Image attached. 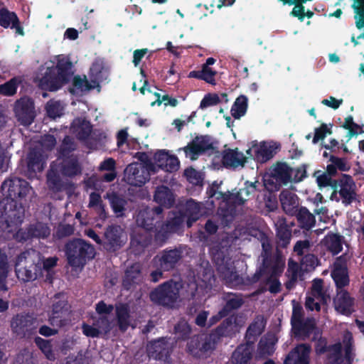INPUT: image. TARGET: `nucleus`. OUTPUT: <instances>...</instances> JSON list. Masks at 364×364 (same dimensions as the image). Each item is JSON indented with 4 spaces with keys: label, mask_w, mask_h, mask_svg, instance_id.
<instances>
[{
    "label": "nucleus",
    "mask_w": 364,
    "mask_h": 364,
    "mask_svg": "<svg viewBox=\"0 0 364 364\" xmlns=\"http://www.w3.org/2000/svg\"><path fill=\"white\" fill-rule=\"evenodd\" d=\"M213 282H214L213 276L210 271H208L204 275L199 284L191 283L188 285L190 294H185L182 289V284L180 282H168L164 283L159 288L156 289L151 293V299L158 304L173 306L174 304L179 298H188L196 296L202 299L210 290Z\"/></svg>",
    "instance_id": "obj_1"
},
{
    "label": "nucleus",
    "mask_w": 364,
    "mask_h": 364,
    "mask_svg": "<svg viewBox=\"0 0 364 364\" xmlns=\"http://www.w3.org/2000/svg\"><path fill=\"white\" fill-rule=\"evenodd\" d=\"M72 75V63L68 56L58 55L41 66L36 81L41 89L55 91L66 83Z\"/></svg>",
    "instance_id": "obj_2"
},
{
    "label": "nucleus",
    "mask_w": 364,
    "mask_h": 364,
    "mask_svg": "<svg viewBox=\"0 0 364 364\" xmlns=\"http://www.w3.org/2000/svg\"><path fill=\"white\" fill-rule=\"evenodd\" d=\"M57 257H49L41 261L39 254L34 251H27L21 254L16 264V272L18 278L29 282L41 277L51 279V272L56 265Z\"/></svg>",
    "instance_id": "obj_3"
},
{
    "label": "nucleus",
    "mask_w": 364,
    "mask_h": 364,
    "mask_svg": "<svg viewBox=\"0 0 364 364\" xmlns=\"http://www.w3.org/2000/svg\"><path fill=\"white\" fill-rule=\"evenodd\" d=\"M1 190L5 198L0 202V206L9 218V223L18 224L21 221L22 208H17L16 200L25 197L31 191L28 182L20 178L5 181L1 185Z\"/></svg>",
    "instance_id": "obj_4"
},
{
    "label": "nucleus",
    "mask_w": 364,
    "mask_h": 364,
    "mask_svg": "<svg viewBox=\"0 0 364 364\" xmlns=\"http://www.w3.org/2000/svg\"><path fill=\"white\" fill-rule=\"evenodd\" d=\"M97 316H91L88 323H83L82 332L88 337H99L107 334L115 327V321L111 318L110 314L113 306L100 301L95 306Z\"/></svg>",
    "instance_id": "obj_5"
},
{
    "label": "nucleus",
    "mask_w": 364,
    "mask_h": 364,
    "mask_svg": "<svg viewBox=\"0 0 364 364\" xmlns=\"http://www.w3.org/2000/svg\"><path fill=\"white\" fill-rule=\"evenodd\" d=\"M256 183H245V188L240 189L236 193H223L213 190V187L210 188L208 193L211 198H215L218 200H221L219 203V209L220 214L224 218H228L229 215H232L233 208L232 204L240 205L245 200H248L249 196L256 191Z\"/></svg>",
    "instance_id": "obj_6"
},
{
    "label": "nucleus",
    "mask_w": 364,
    "mask_h": 364,
    "mask_svg": "<svg viewBox=\"0 0 364 364\" xmlns=\"http://www.w3.org/2000/svg\"><path fill=\"white\" fill-rule=\"evenodd\" d=\"M292 304L291 325L295 336L301 339L311 338L316 340L318 338L319 331L315 327V321L311 318L304 320L302 307L295 301H293Z\"/></svg>",
    "instance_id": "obj_7"
},
{
    "label": "nucleus",
    "mask_w": 364,
    "mask_h": 364,
    "mask_svg": "<svg viewBox=\"0 0 364 364\" xmlns=\"http://www.w3.org/2000/svg\"><path fill=\"white\" fill-rule=\"evenodd\" d=\"M66 254L69 264L75 269H80L87 259L94 257L95 249L85 241L77 239L67 245Z\"/></svg>",
    "instance_id": "obj_8"
},
{
    "label": "nucleus",
    "mask_w": 364,
    "mask_h": 364,
    "mask_svg": "<svg viewBox=\"0 0 364 364\" xmlns=\"http://www.w3.org/2000/svg\"><path fill=\"white\" fill-rule=\"evenodd\" d=\"M179 167L178 157L164 149L158 150L152 159L146 161V168L152 173H156L159 169L166 172H175Z\"/></svg>",
    "instance_id": "obj_9"
},
{
    "label": "nucleus",
    "mask_w": 364,
    "mask_h": 364,
    "mask_svg": "<svg viewBox=\"0 0 364 364\" xmlns=\"http://www.w3.org/2000/svg\"><path fill=\"white\" fill-rule=\"evenodd\" d=\"M351 339V334L346 332L343 343L335 344L329 348L326 364H350L353 359Z\"/></svg>",
    "instance_id": "obj_10"
},
{
    "label": "nucleus",
    "mask_w": 364,
    "mask_h": 364,
    "mask_svg": "<svg viewBox=\"0 0 364 364\" xmlns=\"http://www.w3.org/2000/svg\"><path fill=\"white\" fill-rule=\"evenodd\" d=\"M291 168L286 164H278L270 174L264 176V186L269 191L277 189L278 183L291 182Z\"/></svg>",
    "instance_id": "obj_11"
},
{
    "label": "nucleus",
    "mask_w": 364,
    "mask_h": 364,
    "mask_svg": "<svg viewBox=\"0 0 364 364\" xmlns=\"http://www.w3.org/2000/svg\"><path fill=\"white\" fill-rule=\"evenodd\" d=\"M278 149L279 145L274 141H252L247 154L257 162L264 163L273 157Z\"/></svg>",
    "instance_id": "obj_12"
},
{
    "label": "nucleus",
    "mask_w": 364,
    "mask_h": 364,
    "mask_svg": "<svg viewBox=\"0 0 364 364\" xmlns=\"http://www.w3.org/2000/svg\"><path fill=\"white\" fill-rule=\"evenodd\" d=\"M355 185L352 178L347 175H343L339 180L338 186L332 193L331 199L332 200L342 202L348 204L355 198Z\"/></svg>",
    "instance_id": "obj_13"
},
{
    "label": "nucleus",
    "mask_w": 364,
    "mask_h": 364,
    "mask_svg": "<svg viewBox=\"0 0 364 364\" xmlns=\"http://www.w3.org/2000/svg\"><path fill=\"white\" fill-rule=\"evenodd\" d=\"M330 301L329 294L323 290L322 281L315 279L313 282L311 291L308 294L306 300V308L311 311H319L321 306L327 304Z\"/></svg>",
    "instance_id": "obj_14"
},
{
    "label": "nucleus",
    "mask_w": 364,
    "mask_h": 364,
    "mask_svg": "<svg viewBox=\"0 0 364 364\" xmlns=\"http://www.w3.org/2000/svg\"><path fill=\"white\" fill-rule=\"evenodd\" d=\"M152 173L146 168V161L142 165L138 163L129 164L124 171V180L132 186H141L148 180Z\"/></svg>",
    "instance_id": "obj_15"
},
{
    "label": "nucleus",
    "mask_w": 364,
    "mask_h": 364,
    "mask_svg": "<svg viewBox=\"0 0 364 364\" xmlns=\"http://www.w3.org/2000/svg\"><path fill=\"white\" fill-rule=\"evenodd\" d=\"M215 336H210L204 338L198 336L193 338L188 344V351L194 356H205L215 348Z\"/></svg>",
    "instance_id": "obj_16"
},
{
    "label": "nucleus",
    "mask_w": 364,
    "mask_h": 364,
    "mask_svg": "<svg viewBox=\"0 0 364 364\" xmlns=\"http://www.w3.org/2000/svg\"><path fill=\"white\" fill-rule=\"evenodd\" d=\"M213 163L215 167L220 166V163L226 167L243 166L245 157L237 149H225L221 155L218 152L214 153Z\"/></svg>",
    "instance_id": "obj_17"
},
{
    "label": "nucleus",
    "mask_w": 364,
    "mask_h": 364,
    "mask_svg": "<svg viewBox=\"0 0 364 364\" xmlns=\"http://www.w3.org/2000/svg\"><path fill=\"white\" fill-rule=\"evenodd\" d=\"M284 267V262L281 258H277L270 267H264V275L267 279L269 290L272 293H277L280 289V282L277 277L282 272Z\"/></svg>",
    "instance_id": "obj_18"
},
{
    "label": "nucleus",
    "mask_w": 364,
    "mask_h": 364,
    "mask_svg": "<svg viewBox=\"0 0 364 364\" xmlns=\"http://www.w3.org/2000/svg\"><path fill=\"white\" fill-rule=\"evenodd\" d=\"M213 259L218 266V271L229 286L236 287L240 284V277L230 265L228 260H225V258H220V253L215 254Z\"/></svg>",
    "instance_id": "obj_19"
},
{
    "label": "nucleus",
    "mask_w": 364,
    "mask_h": 364,
    "mask_svg": "<svg viewBox=\"0 0 364 364\" xmlns=\"http://www.w3.org/2000/svg\"><path fill=\"white\" fill-rule=\"evenodd\" d=\"M64 165H61L62 160L58 159L56 162L52 164L50 171L48 174L49 181L54 176H59L60 174L66 176H73L77 174L80 171L79 166L77 161L73 159L63 161Z\"/></svg>",
    "instance_id": "obj_20"
},
{
    "label": "nucleus",
    "mask_w": 364,
    "mask_h": 364,
    "mask_svg": "<svg viewBox=\"0 0 364 364\" xmlns=\"http://www.w3.org/2000/svg\"><path fill=\"white\" fill-rule=\"evenodd\" d=\"M39 321L31 315H18L11 321L12 330L18 335H25L39 325Z\"/></svg>",
    "instance_id": "obj_21"
},
{
    "label": "nucleus",
    "mask_w": 364,
    "mask_h": 364,
    "mask_svg": "<svg viewBox=\"0 0 364 364\" xmlns=\"http://www.w3.org/2000/svg\"><path fill=\"white\" fill-rule=\"evenodd\" d=\"M18 120L23 125L31 124L33 122V104L29 98H21L17 101L14 108Z\"/></svg>",
    "instance_id": "obj_22"
},
{
    "label": "nucleus",
    "mask_w": 364,
    "mask_h": 364,
    "mask_svg": "<svg viewBox=\"0 0 364 364\" xmlns=\"http://www.w3.org/2000/svg\"><path fill=\"white\" fill-rule=\"evenodd\" d=\"M212 149V144L208 136L196 137L191 144L185 147L184 151L186 157L195 160L203 152Z\"/></svg>",
    "instance_id": "obj_23"
},
{
    "label": "nucleus",
    "mask_w": 364,
    "mask_h": 364,
    "mask_svg": "<svg viewBox=\"0 0 364 364\" xmlns=\"http://www.w3.org/2000/svg\"><path fill=\"white\" fill-rule=\"evenodd\" d=\"M336 310L345 315H349L355 311V302L353 297L345 290L338 289L336 297L334 299Z\"/></svg>",
    "instance_id": "obj_24"
},
{
    "label": "nucleus",
    "mask_w": 364,
    "mask_h": 364,
    "mask_svg": "<svg viewBox=\"0 0 364 364\" xmlns=\"http://www.w3.org/2000/svg\"><path fill=\"white\" fill-rule=\"evenodd\" d=\"M46 154L45 151L40 152L38 150H32L27 158V168L29 177H34L38 172H41L44 168V161Z\"/></svg>",
    "instance_id": "obj_25"
},
{
    "label": "nucleus",
    "mask_w": 364,
    "mask_h": 364,
    "mask_svg": "<svg viewBox=\"0 0 364 364\" xmlns=\"http://www.w3.org/2000/svg\"><path fill=\"white\" fill-rule=\"evenodd\" d=\"M309 346L299 345L287 355L284 364H309Z\"/></svg>",
    "instance_id": "obj_26"
},
{
    "label": "nucleus",
    "mask_w": 364,
    "mask_h": 364,
    "mask_svg": "<svg viewBox=\"0 0 364 364\" xmlns=\"http://www.w3.org/2000/svg\"><path fill=\"white\" fill-rule=\"evenodd\" d=\"M338 289H342L349 283L348 274L345 261L342 258H338L333 264L331 272Z\"/></svg>",
    "instance_id": "obj_27"
},
{
    "label": "nucleus",
    "mask_w": 364,
    "mask_h": 364,
    "mask_svg": "<svg viewBox=\"0 0 364 364\" xmlns=\"http://www.w3.org/2000/svg\"><path fill=\"white\" fill-rule=\"evenodd\" d=\"M279 200L284 211L290 215L297 213L299 207V201L296 195L289 191H283L279 196Z\"/></svg>",
    "instance_id": "obj_28"
},
{
    "label": "nucleus",
    "mask_w": 364,
    "mask_h": 364,
    "mask_svg": "<svg viewBox=\"0 0 364 364\" xmlns=\"http://www.w3.org/2000/svg\"><path fill=\"white\" fill-rule=\"evenodd\" d=\"M0 25L4 28L11 26L12 28H15L17 34L24 35L23 29L19 25L17 16L14 12H10L6 9H0Z\"/></svg>",
    "instance_id": "obj_29"
},
{
    "label": "nucleus",
    "mask_w": 364,
    "mask_h": 364,
    "mask_svg": "<svg viewBox=\"0 0 364 364\" xmlns=\"http://www.w3.org/2000/svg\"><path fill=\"white\" fill-rule=\"evenodd\" d=\"M161 213V208H156L154 210L146 208L140 210L136 215V223L139 226L143 227L146 230H151L154 225V216L156 215L158 217Z\"/></svg>",
    "instance_id": "obj_30"
},
{
    "label": "nucleus",
    "mask_w": 364,
    "mask_h": 364,
    "mask_svg": "<svg viewBox=\"0 0 364 364\" xmlns=\"http://www.w3.org/2000/svg\"><path fill=\"white\" fill-rule=\"evenodd\" d=\"M170 349L168 344L164 338L151 342L147 346V352L149 357L155 359H161L166 355Z\"/></svg>",
    "instance_id": "obj_31"
},
{
    "label": "nucleus",
    "mask_w": 364,
    "mask_h": 364,
    "mask_svg": "<svg viewBox=\"0 0 364 364\" xmlns=\"http://www.w3.org/2000/svg\"><path fill=\"white\" fill-rule=\"evenodd\" d=\"M179 257L180 255L178 251L170 250L164 252L161 256L155 258V262L157 265H159L161 270L168 271L173 267Z\"/></svg>",
    "instance_id": "obj_32"
},
{
    "label": "nucleus",
    "mask_w": 364,
    "mask_h": 364,
    "mask_svg": "<svg viewBox=\"0 0 364 364\" xmlns=\"http://www.w3.org/2000/svg\"><path fill=\"white\" fill-rule=\"evenodd\" d=\"M252 352L251 344L246 343L237 348L232 355V364H248Z\"/></svg>",
    "instance_id": "obj_33"
},
{
    "label": "nucleus",
    "mask_w": 364,
    "mask_h": 364,
    "mask_svg": "<svg viewBox=\"0 0 364 364\" xmlns=\"http://www.w3.org/2000/svg\"><path fill=\"white\" fill-rule=\"evenodd\" d=\"M98 87L97 81H88L85 76H76L73 79V87L71 92L75 94H81L90 90Z\"/></svg>",
    "instance_id": "obj_34"
},
{
    "label": "nucleus",
    "mask_w": 364,
    "mask_h": 364,
    "mask_svg": "<svg viewBox=\"0 0 364 364\" xmlns=\"http://www.w3.org/2000/svg\"><path fill=\"white\" fill-rule=\"evenodd\" d=\"M71 131L78 139L85 140L91 133V125L85 119H76L72 124Z\"/></svg>",
    "instance_id": "obj_35"
},
{
    "label": "nucleus",
    "mask_w": 364,
    "mask_h": 364,
    "mask_svg": "<svg viewBox=\"0 0 364 364\" xmlns=\"http://www.w3.org/2000/svg\"><path fill=\"white\" fill-rule=\"evenodd\" d=\"M116 317L121 331H126L132 325L129 311L127 305L119 304L116 306Z\"/></svg>",
    "instance_id": "obj_36"
},
{
    "label": "nucleus",
    "mask_w": 364,
    "mask_h": 364,
    "mask_svg": "<svg viewBox=\"0 0 364 364\" xmlns=\"http://www.w3.org/2000/svg\"><path fill=\"white\" fill-rule=\"evenodd\" d=\"M154 200L160 205L168 208L173 204L174 197L167 187L161 186L155 192Z\"/></svg>",
    "instance_id": "obj_37"
},
{
    "label": "nucleus",
    "mask_w": 364,
    "mask_h": 364,
    "mask_svg": "<svg viewBox=\"0 0 364 364\" xmlns=\"http://www.w3.org/2000/svg\"><path fill=\"white\" fill-rule=\"evenodd\" d=\"M203 213L198 203L193 200L187 201L184 217L187 218L188 226H191L192 223L198 220Z\"/></svg>",
    "instance_id": "obj_38"
},
{
    "label": "nucleus",
    "mask_w": 364,
    "mask_h": 364,
    "mask_svg": "<svg viewBox=\"0 0 364 364\" xmlns=\"http://www.w3.org/2000/svg\"><path fill=\"white\" fill-rule=\"evenodd\" d=\"M65 306V301L64 300H59L53 304L52 312L49 317V321L53 326L60 327L63 325L61 318Z\"/></svg>",
    "instance_id": "obj_39"
},
{
    "label": "nucleus",
    "mask_w": 364,
    "mask_h": 364,
    "mask_svg": "<svg viewBox=\"0 0 364 364\" xmlns=\"http://www.w3.org/2000/svg\"><path fill=\"white\" fill-rule=\"evenodd\" d=\"M264 328V321L262 317H258L248 328L246 334L247 343H252L259 336Z\"/></svg>",
    "instance_id": "obj_40"
},
{
    "label": "nucleus",
    "mask_w": 364,
    "mask_h": 364,
    "mask_svg": "<svg viewBox=\"0 0 364 364\" xmlns=\"http://www.w3.org/2000/svg\"><path fill=\"white\" fill-rule=\"evenodd\" d=\"M90 77L92 81H97L98 85L100 82L107 78V71L102 60H97L92 63L90 70Z\"/></svg>",
    "instance_id": "obj_41"
},
{
    "label": "nucleus",
    "mask_w": 364,
    "mask_h": 364,
    "mask_svg": "<svg viewBox=\"0 0 364 364\" xmlns=\"http://www.w3.org/2000/svg\"><path fill=\"white\" fill-rule=\"evenodd\" d=\"M277 236L282 240V245H286L289 242L291 235L290 226L283 218H279L275 221Z\"/></svg>",
    "instance_id": "obj_42"
},
{
    "label": "nucleus",
    "mask_w": 364,
    "mask_h": 364,
    "mask_svg": "<svg viewBox=\"0 0 364 364\" xmlns=\"http://www.w3.org/2000/svg\"><path fill=\"white\" fill-rule=\"evenodd\" d=\"M247 97L245 95H240L236 99L231 108V114L235 119H240L245 115L247 109Z\"/></svg>",
    "instance_id": "obj_43"
},
{
    "label": "nucleus",
    "mask_w": 364,
    "mask_h": 364,
    "mask_svg": "<svg viewBox=\"0 0 364 364\" xmlns=\"http://www.w3.org/2000/svg\"><path fill=\"white\" fill-rule=\"evenodd\" d=\"M330 161L331 164L327 165L326 171L331 176L336 174L337 169L345 171L350 168L349 164L343 159L331 156Z\"/></svg>",
    "instance_id": "obj_44"
},
{
    "label": "nucleus",
    "mask_w": 364,
    "mask_h": 364,
    "mask_svg": "<svg viewBox=\"0 0 364 364\" xmlns=\"http://www.w3.org/2000/svg\"><path fill=\"white\" fill-rule=\"evenodd\" d=\"M274 338L273 336L262 338L258 346V356L262 358L271 355L274 350Z\"/></svg>",
    "instance_id": "obj_45"
},
{
    "label": "nucleus",
    "mask_w": 364,
    "mask_h": 364,
    "mask_svg": "<svg viewBox=\"0 0 364 364\" xmlns=\"http://www.w3.org/2000/svg\"><path fill=\"white\" fill-rule=\"evenodd\" d=\"M327 248L333 254L336 255L342 250L341 237L336 234L328 235L324 240Z\"/></svg>",
    "instance_id": "obj_46"
},
{
    "label": "nucleus",
    "mask_w": 364,
    "mask_h": 364,
    "mask_svg": "<svg viewBox=\"0 0 364 364\" xmlns=\"http://www.w3.org/2000/svg\"><path fill=\"white\" fill-rule=\"evenodd\" d=\"M221 100H224L225 102L228 101L226 94L222 93L220 96L217 94L206 95L200 102V108L205 109L208 107L215 105Z\"/></svg>",
    "instance_id": "obj_47"
},
{
    "label": "nucleus",
    "mask_w": 364,
    "mask_h": 364,
    "mask_svg": "<svg viewBox=\"0 0 364 364\" xmlns=\"http://www.w3.org/2000/svg\"><path fill=\"white\" fill-rule=\"evenodd\" d=\"M112 209L117 217L122 216L125 210L126 201L114 193L107 194Z\"/></svg>",
    "instance_id": "obj_48"
},
{
    "label": "nucleus",
    "mask_w": 364,
    "mask_h": 364,
    "mask_svg": "<svg viewBox=\"0 0 364 364\" xmlns=\"http://www.w3.org/2000/svg\"><path fill=\"white\" fill-rule=\"evenodd\" d=\"M297 218L303 227L306 228H311L315 223L314 216L305 208L299 209Z\"/></svg>",
    "instance_id": "obj_49"
},
{
    "label": "nucleus",
    "mask_w": 364,
    "mask_h": 364,
    "mask_svg": "<svg viewBox=\"0 0 364 364\" xmlns=\"http://www.w3.org/2000/svg\"><path fill=\"white\" fill-rule=\"evenodd\" d=\"M123 235V230L119 226L110 227L105 232L107 239L113 245L118 244L119 241L120 242H122L124 238Z\"/></svg>",
    "instance_id": "obj_50"
},
{
    "label": "nucleus",
    "mask_w": 364,
    "mask_h": 364,
    "mask_svg": "<svg viewBox=\"0 0 364 364\" xmlns=\"http://www.w3.org/2000/svg\"><path fill=\"white\" fill-rule=\"evenodd\" d=\"M64 106L58 101H49L46 105V112L49 117L55 119L63 114Z\"/></svg>",
    "instance_id": "obj_51"
},
{
    "label": "nucleus",
    "mask_w": 364,
    "mask_h": 364,
    "mask_svg": "<svg viewBox=\"0 0 364 364\" xmlns=\"http://www.w3.org/2000/svg\"><path fill=\"white\" fill-rule=\"evenodd\" d=\"M353 8L355 13V23L358 28L364 27V0H355Z\"/></svg>",
    "instance_id": "obj_52"
},
{
    "label": "nucleus",
    "mask_w": 364,
    "mask_h": 364,
    "mask_svg": "<svg viewBox=\"0 0 364 364\" xmlns=\"http://www.w3.org/2000/svg\"><path fill=\"white\" fill-rule=\"evenodd\" d=\"M289 281L287 283V287L291 288L294 282L301 276V269L297 263L292 260L289 261V267L287 272Z\"/></svg>",
    "instance_id": "obj_53"
},
{
    "label": "nucleus",
    "mask_w": 364,
    "mask_h": 364,
    "mask_svg": "<svg viewBox=\"0 0 364 364\" xmlns=\"http://www.w3.org/2000/svg\"><path fill=\"white\" fill-rule=\"evenodd\" d=\"M18 80L13 78L9 82L0 85V94L6 96H11L16 92Z\"/></svg>",
    "instance_id": "obj_54"
},
{
    "label": "nucleus",
    "mask_w": 364,
    "mask_h": 364,
    "mask_svg": "<svg viewBox=\"0 0 364 364\" xmlns=\"http://www.w3.org/2000/svg\"><path fill=\"white\" fill-rule=\"evenodd\" d=\"M36 343L48 360H52L55 359V355L52 350L51 346L47 341L42 339L41 338H36Z\"/></svg>",
    "instance_id": "obj_55"
},
{
    "label": "nucleus",
    "mask_w": 364,
    "mask_h": 364,
    "mask_svg": "<svg viewBox=\"0 0 364 364\" xmlns=\"http://www.w3.org/2000/svg\"><path fill=\"white\" fill-rule=\"evenodd\" d=\"M153 95L155 97V100L151 103V106L152 107L155 105H161V104H164L165 106L171 105L172 107H175L177 105V100L169 97L168 95L161 96L157 92H155Z\"/></svg>",
    "instance_id": "obj_56"
},
{
    "label": "nucleus",
    "mask_w": 364,
    "mask_h": 364,
    "mask_svg": "<svg viewBox=\"0 0 364 364\" xmlns=\"http://www.w3.org/2000/svg\"><path fill=\"white\" fill-rule=\"evenodd\" d=\"M50 234L48 228L41 223H38L31 228V235L32 237L45 238Z\"/></svg>",
    "instance_id": "obj_57"
},
{
    "label": "nucleus",
    "mask_w": 364,
    "mask_h": 364,
    "mask_svg": "<svg viewBox=\"0 0 364 364\" xmlns=\"http://www.w3.org/2000/svg\"><path fill=\"white\" fill-rule=\"evenodd\" d=\"M200 72L201 75L203 77V80L211 85L215 84V76L217 73L216 71L213 70L210 67H207L206 65H202V69Z\"/></svg>",
    "instance_id": "obj_58"
},
{
    "label": "nucleus",
    "mask_w": 364,
    "mask_h": 364,
    "mask_svg": "<svg viewBox=\"0 0 364 364\" xmlns=\"http://www.w3.org/2000/svg\"><path fill=\"white\" fill-rule=\"evenodd\" d=\"M317 264V258L314 255H306L301 260V266L305 271H310L314 269Z\"/></svg>",
    "instance_id": "obj_59"
},
{
    "label": "nucleus",
    "mask_w": 364,
    "mask_h": 364,
    "mask_svg": "<svg viewBox=\"0 0 364 364\" xmlns=\"http://www.w3.org/2000/svg\"><path fill=\"white\" fill-rule=\"evenodd\" d=\"M185 176L187 180L194 185H198L201 183V174L192 168H187L185 171Z\"/></svg>",
    "instance_id": "obj_60"
},
{
    "label": "nucleus",
    "mask_w": 364,
    "mask_h": 364,
    "mask_svg": "<svg viewBox=\"0 0 364 364\" xmlns=\"http://www.w3.org/2000/svg\"><path fill=\"white\" fill-rule=\"evenodd\" d=\"M181 222H182L181 218H176L173 219V221L168 222L166 225L165 228H162V230H160L159 232H158V233L156 234V238L158 239L160 237L161 233L162 231L166 232L176 231L178 229V227L180 225Z\"/></svg>",
    "instance_id": "obj_61"
},
{
    "label": "nucleus",
    "mask_w": 364,
    "mask_h": 364,
    "mask_svg": "<svg viewBox=\"0 0 364 364\" xmlns=\"http://www.w3.org/2000/svg\"><path fill=\"white\" fill-rule=\"evenodd\" d=\"M175 331L178 338H183L190 333L191 328L188 323L183 320L176 326Z\"/></svg>",
    "instance_id": "obj_62"
},
{
    "label": "nucleus",
    "mask_w": 364,
    "mask_h": 364,
    "mask_svg": "<svg viewBox=\"0 0 364 364\" xmlns=\"http://www.w3.org/2000/svg\"><path fill=\"white\" fill-rule=\"evenodd\" d=\"M306 165L297 168H291V182H299L306 176Z\"/></svg>",
    "instance_id": "obj_63"
},
{
    "label": "nucleus",
    "mask_w": 364,
    "mask_h": 364,
    "mask_svg": "<svg viewBox=\"0 0 364 364\" xmlns=\"http://www.w3.org/2000/svg\"><path fill=\"white\" fill-rule=\"evenodd\" d=\"M89 207L94 208L99 211H101L102 213L104 211L103 207L102 205L101 197L99 194L92 193L90 195Z\"/></svg>",
    "instance_id": "obj_64"
}]
</instances>
